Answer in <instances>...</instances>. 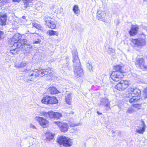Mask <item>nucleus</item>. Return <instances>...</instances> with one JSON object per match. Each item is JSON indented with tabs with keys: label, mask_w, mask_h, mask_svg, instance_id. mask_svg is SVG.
Wrapping results in <instances>:
<instances>
[{
	"label": "nucleus",
	"mask_w": 147,
	"mask_h": 147,
	"mask_svg": "<svg viewBox=\"0 0 147 147\" xmlns=\"http://www.w3.org/2000/svg\"><path fill=\"white\" fill-rule=\"evenodd\" d=\"M131 41L135 47H141L145 45L146 44L145 39L142 38L131 39Z\"/></svg>",
	"instance_id": "3"
},
{
	"label": "nucleus",
	"mask_w": 147,
	"mask_h": 147,
	"mask_svg": "<svg viewBox=\"0 0 147 147\" xmlns=\"http://www.w3.org/2000/svg\"><path fill=\"white\" fill-rule=\"evenodd\" d=\"M73 10L75 14L78 16L79 13L80 12V10L79 9L78 6V5H75L73 8Z\"/></svg>",
	"instance_id": "27"
},
{
	"label": "nucleus",
	"mask_w": 147,
	"mask_h": 147,
	"mask_svg": "<svg viewBox=\"0 0 147 147\" xmlns=\"http://www.w3.org/2000/svg\"><path fill=\"white\" fill-rule=\"evenodd\" d=\"M123 67L120 65H117L114 67V69L115 71H120L122 73H124V71L123 70Z\"/></svg>",
	"instance_id": "25"
},
{
	"label": "nucleus",
	"mask_w": 147,
	"mask_h": 147,
	"mask_svg": "<svg viewBox=\"0 0 147 147\" xmlns=\"http://www.w3.org/2000/svg\"><path fill=\"white\" fill-rule=\"evenodd\" d=\"M20 0H12V1L13 2H19L20 1Z\"/></svg>",
	"instance_id": "49"
},
{
	"label": "nucleus",
	"mask_w": 147,
	"mask_h": 147,
	"mask_svg": "<svg viewBox=\"0 0 147 147\" xmlns=\"http://www.w3.org/2000/svg\"><path fill=\"white\" fill-rule=\"evenodd\" d=\"M142 127L138 126V128L136 129V132L140 134H143L145 131L146 125L144 121H142Z\"/></svg>",
	"instance_id": "14"
},
{
	"label": "nucleus",
	"mask_w": 147,
	"mask_h": 147,
	"mask_svg": "<svg viewBox=\"0 0 147 147\" xmlns=\"http://www.w3.org/2000/svg\"><path fill=\"white\" fill-rule=\"evenodd\" d=\"M55 124L59 127L62 132H65L68 130L69 127L67 123H62L60 121L55 122Z\"/></svg>",
	"instance_id": "10"
},
{
	"label": "nucleus",
	"mask_w": 147,
	"mask_h": 147,
	"mask_svg": "<svg viewBox=\"0 0 147 147\" xmlns=\"http://www.w3.org/2000/svg\"><path fill=\"white\" fill-rule=\"evenodd\" d=\"M55 134L50 132H47L45 134V140L47 141H50L53 139Z\"/></svg>",
	"instance_id": "19"
},
{
	"label": "nucleus",
	"mask_w": 147,
	"mask_h": 147,
	"mask_svg": "<svg viewBox=\"0 0 147 147\" xmlns=\"http://www.w3.org/2000/svg\"><path fill=\"white\" fill-rule=\"evenodd\" d=\"M134 112V110L133 108L132 107H130L128 109L126 112L128 113H131Z\"/></svg>",
	"instance_id": "34"
},
{
	"label": "nucleus",
	"mask_w": 147,
	"mask_h": 147,
	"mask_svg": "<svg viewBox=\"0 0 147 147\" xmlns=\"http://www.w3.org/2000/svg\"><path fill=\"white\" fill-rule=\"evenodd\" d=\"M110 50V51H113V50L112 48H109V49L108 50V51L109 53H110L109 50Z\"/></svg>",
	"instance_id": "48"
},
{
	"label": "nucleus",
	"mask_w": 147,
	"mask_h": 147,
	"mask_svg": "<svg viewBox=\"0 0 147 147\" xmlns=\"http://www.w3.org/2000/svg\"><path fill=\"white\" fill-rule=\"evenodd\" d=\"M35 119L38 122L40 125L43 127H46L48 126L49 121L43 117L36 116Z\"/></svg>",
	"instance_id": "8"
},
{
	"label": "nucleus",
	"mask_w": 147,
	"mask_h": 147,
	"mask_svg": "<svg viewBox=\"0 0 147 147\" xmlns=\"http://www.w3.org/2000/svg\"><path fill=\"white\" fill-rule=\"evenodd\" d=\"M5 37L4 32L1 31H0V40L3 39Z\"/></svg>",
	"instance_id": "39"
},
{
	"label": "nucleus",
	"mask_w": 147,
	"mask_h": 147,
	"mask_svg": "<svg viewBox=\"0 0 147 147\" xmlns=\"http://www.w3.org/2000/svg\"><path fill=\"white\" fill-rule=\"evenodd\" d=\"M107 2L106 1H105L104 2H102V5L104 6H106L107 5Z\"/></svg>",
	"instance_id": "46"
},
{
	"label": "nucleus",
	"mask_w": 147,
	"mask_h": 147,
	"mask_svg": "<svg viewBox=\"0 0 147 147\" xmlns=\"http://www.w3.org/2000/svg\"><path fill=\"white\" fill-rule=\"evenodd\" d=\"M66 137L61 136H59L57 139V141L58 143L60 145H63V146L66 140Z\"/></svg>",
	"instance_id": "22"
},
{
	"label": "nucleus",
	"mask_w": 147,
	"mask_h": 147,
	"mask_svg": "<svg viewBox=\"0 0 147 147\" xmlns=\"http://www.w3.org/2000/svg\"><path fill=\"white\" fill-rule=\"evenodd\" d=\"M38 5L36 4V9L38 10V11H40L42 8V7L40 5L39 6L37 7Z\"/></svg>",
	"instance_id": "43"
},
{
	"label": "nucleus",
	"mask_w": 147,
	"mask_h": 147,
	"mask_svg": "<svg viewBox=\"0 0 147 147\" xmlns=\"http://www.w3.org/2000/svg\"><path fill=\"white\" fill-rule=\"evenodd\" d=\"M96 17L98 20H101L104 22H106L105 19L106 13L104 11L101 9H98L96 13Z\"/></svg>",
	"instance_id": "7"
},
{
	"label": "nucleus",
	"mask_w": 147,
	"mask_h": 147,
	"mask_svg": "<svg viewBox=\"0 0 147 147\" xmlns=\"http://www.w3.org/2000/svg\"><path fill=\"white\" fill-rule=\"evenodd\" d=\"M87 68L88 69L90 72H91L92 71V63H88L86 64Z\"/></svg>",
	"instance_id": "33"
},
{
	"label": "nucleus",
	"mask_w": 147,
	"mask_h": 147,
	"mask_svg": "<svg viewBox=\"0 0 147 147\" xmlns=\"http://www.w3.org/2000/svg\"><path fill=\"white\" fill-rule=\"evenodd\" d=\"M7 20V16L5 14H0V25H5Z\"/></svg>",
	"instance_id": "17"
},
{
	"label": "nucleus",
	"mask_w": 147,
	"mask_h": 147,
	"mask_svg": "<svg viewBox=\"0 0 147 147\" xmlns=\"http://www.w3.org/2000/svg\"><path fill=\"white\" fill-rule=\"evenodd\" d=\"M143 1L144 2H147V0H144Z\"/></svg>",
	"instance_id": "53"
},
{
	"label": "nucleus",
	"mask_w": 147,
	"mask_h": 147,
	"mask_svg": "<svg viewBox=\"0 0 147 147\" xmlns=\"http://www.w3.org/2000/svg\"><path fill=\"white\" fill-rule=\"evenodd\" d=\"M40 41L38 40L37 41H34L33 43L34 44H38L39 43Z\"/></svg>",
	"instance_id": "47"
},
{
	"label": "nucleus",
	"mask_w": 147,
	"mask_h": 147,
	"mask_svg": "<svg viewBox=\"0 0 147 147\" xmlns=\"http://www.w3.org/2000/svg\"><path fill=\"white\" fill-rule=\"evenodd\" d=\"M146 29L147 31V27H146Z\"/></svg>",
	"instance_id": "55"
},
{
	"label": "nucleus",
	"mask_w": 147,
	"mask_h": 147,
	"mask_svg": "<svg viewBox=\"0 0 147 147\" xmlns=\"http://www.w3.org/2000/svg\"><path fill=\"white\" fill-rule=\"evenodd\" d=\"M24 21H26V20H24Z\"/></svg>",
	"instance_id": "56"
},
{
	"label": "nucleus",
	"mask_w": 147,
	"mask_h": 147,
	"mask_svg": "<svg viewBox=\"0 0 147 147\" xmlns=\"http://www.w3.org/2000/svg\"><path fill=\"white\" fill-rule=\"evenodd\" d=\"M123 73L120 71H113L111 75V78L115 81H118L124 77Z\"/></svg>",
	"instance_id": "6"
},
{
	"label": "nucleus",
	"mask_w": 147,
	"mask_h": 147,
	"mask_svg": "<svg viewBox=\"0 0 147 147\" xmlns=\"http://www.w3.org/2000/svg\"><path fill=\"white\" fill-rule=\"evenodd\" d=\"M20 41L22 45H23L26 43L27 40L26 39H20Z\"/></svg>",
	"instance_id": "40"
},
{
	"label": "nucleus",
	"mask_w": 147,
	"mask_h": 147,
	"mask_svg": "<svg viewBox=\"0 0 147 147\" xmlns=\"http://www.w3.org/2000/svg\"><path fill=\"white\" fill-rule=\"evenodd\" d=\"M40 114L41 116H44L46 118L48 119H53L55 118V112L52 111H50L48 112L42 111Z\"/></svg>",
	"instance_id": "9"
},
{
	"label": "nucleus",
	"mask_w": 147,
	"mask_h": 147,
	"mask_svg": "<svg viewBox=\"0 0 147 147\" xmlns=\"http://www.w3.org/2000/svg\"><path fill=\"white\" fill-rule=\"evenodd\" d=\"M33 26L34 27H35L38 29H39L40 28V26L37 24H34L33 25Z\"/></svg>",
	"instance_id": "42"
},
{
	"label": "nucleus",
	"mask_w": 147,
	"mask_h": 147,
	"mask_svg": "<svg viewBox=\"0 0 147 147\" xmlns=\"http://www.w3.org/2000/svg\"><path fill=\"white\" fill-rule=\"evenodd\" d=\"M20 62H16L15 63L14 66L17 68H21Z\"/></svg>",
	"instance_id": "38"
},
{
	"label": "nucleus",
	"mask_w": 147,
	"mask_h": 147,
	"mask_svg": "<svg viewBox=\"0 0 147 147\" xmlns=\"http://www.w3.org/2000/svg\"><path fill=\"white\" fill-rule=\"evenodd\" d=\"M139 29L138 26L132 25L131 30L129 33L130 35L133 36L136 35Z\"/></svg>",
	"instance_id": "13"
},
{
	"label": "nucleus",
	"mask_w": 147,
	"mask_h": 147,
	"mask_svg": "<svg viewBox=\"0 0 147 147\" xmlns=\"http://www.w3.org/2000/svg\"><path fill=\"white\" fill-rule=\"evenodd\" d=\"M21 36H20L19 33H17L14 35L11 40V43L12 44L14 42H17L18 41H19L21 39Z\"/></svg>",
	"instance_id": "15"
},
{
	"label": "nucleus",
	"mask_w": 147,
	"mask_h": 147,
	"mask_svg": "<svg viewBox=\"0 0 147 147\" xmlns=\"http://www.w3.org/2000/svg\"><path fill=\"white\" fill-rule=\"evenodd\" d=\"M22 18L23 19L25 20L26 18V17L25 16H23L22 17Z\"/></svg>",
	"instance_id": "52"
},
{
	"label": "nucleus",
	"mask_w": 147,
	"mask_h": 147,
	"mask_svg": "<svg viewBox=\"0 0 147 147\" xmlns=\"http://www.w3.org/2000/svg\"><path fill=\"white\" fill-rule=\"evenodd\" d=\"M21 66V68L25 67L28 64V63L26 61H23L20 63Z\"/></svg>",
	"instance_id": "35"
},
{
	"label": "nucleus",
	"mask_w": 147,
	"mask_h": 147,
	"mask_svg": "<svg viewBox=\"0 0 147 147\" xmlns=\"http://www.w3.org/2000/svg\"><path fill=\"white\" fill-rule=\"evenodd\" d=\"M141 91L139 89L135 87H130L128 89V96H134L138 97L141 94Z\"/></svg>",
	"instance_id": "4"
},
{
	"label": "nucleus",
	"mask_w": 147,
	"mask_h": 147,
	"mask_svg": "<svg viewBox=\"0 0 147 147\" xmlns=\"http://www.w3.org/2000/svg\"><path fill=\"white\" fill-rule=\"evenodd\" d=\"M66 140L63 146L66 147H69L71 146L73 144L72 140L67 137H66Z\"/></svg>",
	"instance_id": "20"
},
{
	"label": "nucleus",
	"mask_w": 147,
	"mask_h": 147,
	"mask_svg": "<svg viewBox=\"0 0 147 147\" xmlns=\"http://www.w3.org/2000/svg\"><path fill=\"white\" fill-rule=\"evenodd\" d=\"M47 33L48 35L50 36L55 35L58 36L59 34L58 32L54 31L52 30H49Z\"/></svg>",
	"instance_id": "28"
},
{
	"label": "nucleus",
	"mask_w": 147,
	"mask_h": 147,
	"mask_svg": "<svg viewBox=\"0 0 147 147\" xmlns=\"http://www.w3.org/2000/svg\"><path fill=\"white\" fill-rule=\"evenodd\" d=\"M100 104L105 105L107 110H109L110 109L109 101L107 98H102L100 101Z\"/></svg>",
	"instance_id": "12"
},
{
	"label": "nucleus",
	"mask_w": 147,
	"mask_h": 147,
	"mask_svg": "<svg viewBox=\"0 0 147 147\" xmlns=\"http://www.w3.org/2000/svg\"><path fill=\"white\" fill-rule=\"evenodd\" d=\"M72 52L74 73L77 77L79 78L83 75L84 72L82 68L81 67V65L78 57L77 49H74Z\"/></svg>",
	"instance_id": "2"
},
{
	"label": "nucleus",
	"mask_w": 147,
	"mask_h": 147,
	"mask_svg": "<svg viewBox=\"0 0 147 147\" xmlns=\"http://www.w3.org/2000/svg\"><path fill=\"white\" fill-rule=\"evenodd\" d=\"M13 46L15 47H16L17 48L19 49L20 48V47L22 45V44H21L20 40L19 41H18L17 42H14V43L12 44Z\"/></svg>",
	"instance_id": "30"
},
{
	"label": "nucleus",
	"mask_w": 147,
	"mask_h": 147,
	"mask_svg": "<svg viewBox=\"0 0 147 147\" xmlns=\"http://www.w3.org/2000/svg\"><path fill=\"white\" fill-rule=\"evenodd\" d=\"M49 96H47L43 98L41 100V102L43 103L48 105L49 104Z\"/></svg>",
	"instance_id": "29"
},
{
	"label": "nucleus",
	"mask_w": 147,
	"mask_h": 147,
	"mask_svg": "<svg viewBox=\"0 0 147 147\" xmlns=\"http://www.w3.org/2000/svg\"><path fill=\"white\" fill-rule=\"evenodd\" d=\"M49 104H54L58 102V101L56 98L55 97H50L49 96Z\"/></svg>",
	"instance_id": "24"
},
{
	"label": "nucleus",
	"mask_w": 147,
	"mask_h": 147,
	"mask_svg": "<svg viewBox=\"0 0 147 147\" xmlns=\"http://www.w3.org/2000/svg\"><path fill=\"white\" fill-rule=\"evenodd\" d=\"M33 0H22L23 2L25 4V6H28V4L30 3Z\"/></svg>",
	"instance_id": "37"
},
{
	"label": "nucleus",
	"mask_w": 147,
	"mask_h": 147,
	"mask_svg": "<svg viewBox=\"0 0 147 147\" xmlns=\"http://www.w3.org/2000/svg\"><path fill=\"white\" fill-rule=\"evenodd\" d=\"M130 99L129 100V102L131 103H133L140 100L138 97L134 96H128Z\"/></svg>",
	"instance_id": "26"
},
{
	"label": "nucleus",
	"mask_w": 147,
	"mask_h": 147,
	"mask_svg": "<svg viewBox=\"0 0 147 147\" xmlns=\"http://www.w3.org/2000/svg\"><path fill=\"white\" fill-rule=\"evenodd\" d=\"M69 124L70 126V127H74L77 126H79L81 125V123H76L74 122H73L71 121H69Z\"/></svg>",
	"instance_id": "31"
},
{
	"label": "nucleus",
	"mask_w": 147,
	"mask_h": 147,
	"mask_svg": "<svg viewBox=\"0 0 147 147\" xmlns=\"http://www.w3.org/2000/svg\"><path fill=\"white\" fill-rule=\"evenodd\" d=\"M55 118L59 119L62 116L61 113H59L58 112H55Z\"/></svg>",
	"instance_id": "36"
},
{
	"label": "nucleus",
	"mask_w": 147,
	"mask_h": 147,
	"mask_svg": "<svg viewBox=\"0 0 147 147\" xmlns=\"http://www.w3.org/2000/svg\"><path fill=\"white\" fill-rule=\"evenodd\" d=\"M30 127L31 128L33 129H36V127L34 125L32 124H30Z\"/></svg>",
	"instance_id": "45"
},
{
	"label": "nucleus",
	"mask_w": 147,
	"mask_h": 147,
	"mask_svg": "<svg viewBox=\"0 0 147 147\" xmlns=\"http://www.w3.org/2000/svg\"><path fill=\"white\" fill-rule=\"evenodd\" d=\"M45 24L48 26V28L51 29H55L56 26L54 22L51 20H46L45 21Z\"/></svg>",
	"instance_id": "16"
},
{
	"label": "nucleus",
	"mask_w": 147,
	"mask_h": 147,
	"mask_svg": "<svg viewBox=\"0 0 147 147\" xmlns=\"http://www.w3.org/2000/svg\"><path fill=\"white\" fill-rule=\"evenodd\" d=\"M129 84V83L128 81L122 80L115 86V88L119 91H123L126 88Z\"/></svg>",
	"instance_id": "5"
},
{
	"label": "nucleus",
	"mask_w": 147,
	"mask_h": 147,
	"mask_svg": "<svg viewBox=\"0 0 147 147\" xmlns=\"http://www.w3.org/2000/svg\"><path fill=\"white\" fill-rule=\"evenodd\" d=\"M142 98L145 99L147 98V88L144 89L143 91V94L142 96Z\"/></svg>",
	"instance_id": "32"
},
{
	"label": "nucleus",
	"mask_w": 147,
	"mask_h": 147,
	"mask_svg": "<svg viewBox=\"0 0 147 147\" xmlns=\"http://www.w3.org/2000/svg\"><path fill=\"white\" fill-rule=\"evenodd\" d=\"M112 132L113 133H114V131H113V130H112Z\"/></svg>",
	"instance_id": "54"
},
{
	"label": "nucleus",
	"mask_w": 147,
	"mask_h": 147,
	"mask_svg": "<svg viewBox=\"0 0 147 147\" xmlns=\"http://www.w3.org/2000/svg\"><path fill=\"white\" fill-rule=\"evenodd\" d=\"M71 93V92L66 93V95L65 96V101L66 103L69 105H70L71 102L72 97Z\"/></svg>",
	"instance_id": "18"
},
{
	"label": "nucleus",
	"mask_w": 147,
	"mask_h": 147,
	"mask_svg": "<svg viewBox=\"0 0 147 147\" xmlns=\"http://www.w3.org/2000/svg\"><path fill=\"white\" fill-rule=\"evenodd\" d=\"M97 113L98 114V115H102V113H100L99 111H97Z\"/></svg>",
	"instance_id": "50"
},
{
	"label": "nucleus",
	"mask_w": 147,
	"mask_h": 147,
	"mask_svg": "<svg viewBox=\"0 0 147 147\" xmlns=\"http://www.w3.org/2000/svg\"><path fill=\"white\" fill-rule=\"evenodd\" d=\"M20 50V49L17 48H15L12 50H10L9 51H7V54L9 56L11 55V54L13 55L17 53Z\"/></svg>",
	"instance_id": "23"
},
{
	"label": "nucleus",
	"mask_w": 147,
	"mask_h": 147,
	"mask_svg": "<svg viewBox=\"0 0 147 147\" xmlns=\"http://www.w3.org/2000/svg\"><path fill=\"white\" fill-rule=\"evenodd\" d=\"M41 68H40L38 69L34 70L25 69L24 71L25 73L24 75L25 81H33L36 78L40 76V75L44 76L49 74L50 76L51 75L52 71L50 69H41Z\"/></svg>",
	"instance_id": "1"
},
{
	"label": "nucleus",
	"mask_w": 147,
	"mask_h": 147,
	"mask_svg": "<svg viewBox=\"0 0 147 147\" xmlns=\"http://www.w3.org/2000/svg\"><path fill=\"white\" fill-rule=\"evenodd\" d=\"M114 22L115 24L117 25H118L119 23V21L118 19H116L115 20Z\"/></svg>",
	"instance_id": "44"
},
{
	"label": "nucleus",
	"mask_w": 147,
	"mask_h": 147,
	"mask_svg": "<svg viewBox=\"0 0 147 147\" xmlns=\"http://www.w3.org/2000/svg\"><path fill=\"white\" fill-rule=\"evenodd\" d=\"M136 66L142 69L144 67V61L143 58H138L135 62Z\"/></svg>",
	"instance_id": "11"
},
{
	"label": "nucleus",
	"mask_w": 147,
	"mask_h": 147,
	"mask_svg": "<svg viewBox=\"0 0 147 147\" xmlns=\"http://www.w3.org/2000/svg\"><path fill=\"white\" fill-rule=\"evenodd\" d=\"M69 65V64L68 63H66L65 65L67 67H68Z\"/></svg>",
	"instance_id": "51"
},
{
	"label": "nucleus",
	"mask_w": 147,
	"mask_h": 147,
	"mask_svg": "<svg viewBox=\"0 0 147 147\" xmlns=\"http://www.w3.org/2000/svg\"><path fill=\"white\" fill-rule=\"evenodd\" d=\"M134 107L135 108H136L138 109H140L141 108V104H136L134 105Z\"/></svg>",
	"instance_id": "41"
},
{
	"label": "nucleus",
	"mask_w": 147,
	"mask_h": 147,
	"mask_svg": "<svg viewBox=\"0 0 147 147\" xmlns=\"http://www.w3.org/2000/svg\"><path fill=\"white\" fill-rule=\"evenodd\" d=\"M48 90L51 94H55L59 93V91L54 87H50L48 89Z\"/></svg>",
	"instance_id": "21"
}]
</instances>
